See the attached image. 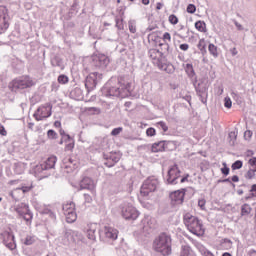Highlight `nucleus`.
Segmentation results:
<instances>
[{
    "label": "nucleus",
    "mask_w": 256,
    "mask_h": 256,
    "mask_svg": "<svg viewBox=\"0 0 256 256\" xmlns=\"http://www.w3.org/2000/svg\"><path fill=\"white\" fill-rule=\"evenodd\" d=\"M148 55L150 59H152L153 64L158 67L161 71H165L166 73H174L175 66L169 63L167 59L163 56V52L159 51L158 49H150L148 51Z\"/></svg>",
    "instance_id": "nucleus-1"
},
{
    "label": "nucleus",
    "mask_w": 256,
    "mask_h": 256,
    "mask_svg": "<svg viewBox=\"0 0 256 256\" xmlns=\"http://www.w3.org/2000/svg\"><path fill=\"white\" fill-rule=\"evenodd\" d=\"M184 224L190 233L196 235L197 237H202L205 235V229H203V223L199 218L193 216L191 213H186L183 217Z\"/></svg>",
    "instance_id": "nucleus-2"
},
{
    "label": "nucleus",
    "mask_w": 256,
    "mask_h": 256,
    "mask_svg": "<svg viewBox=\"0 0 256 256\" xmlns=\"http://www.w3.org/2000/svg\"><path fill=\"white\" fill-rule=\"evenodd\" d=\"M154 251L161 253L163 256L171 255V236L167 233L160 234L153 244Z\"/></svg>",
    "instance_id": "nucleus-3"
},
{
    "label": "nucleus",
    "mask_w": 256,
    "mask_h": 256,
    "mask_svg": "<svg viewBox=\"0 0 256 256\" xmlns=\"http://www.w3.org/2000/svg\"><path fill=\"white\" fill-rule=\"evenodd\" d=\"M35 85V82H33V79L29 76H24L21 78L14 79L10 84H9V89L11 91H19V89H29V87H33Z\"/></svg>",
    "instance_id": "nucleus-4"
},
{
    "label": "nucleus",
    "mask_w": 256,
    "mask_h": 256,
    "mask_svg": "<svg viewBox=\"0 0 256 256\" xmlns=\"http://www.w3.org/2000/svg\"><path fill=\"white\" fill-rule=\"evenodd\" d=\"M159 186V180L155 177L147 178L141 186L140 195L142 197H149V193H154L157 191V187Z\"/></svg>",
    "instance_id": "nucleus-5"
},
{
    "label": "nucleus",
    "mask_w": 256,
    "mask_h": 256,
    "mask_svg": "<svg viewBox=\"0 0 256 256\" xmlns=\"http://www.w3.org/2000/svg\"><path fill=\"white\" fill-rule=\"evenodd\" d=\"M63 213L67 223H75L77 221V212H75V203L70 202L62 206Z\"/></svg>",
    "instance_id": "nucleus-6"
},
{
    "label": "nucleus",
    "mask_w": 256,
    "mask_h": 256,
    "mask_svg": "<svg viewBox=\"0 0 256 256\" xmlns=\"http://www.w3.org/2000/svg\"><path fill=\"white\" fill-rule=\"evenodd\" d=\"M53 106L51 104H46L45 106H40L34 113L33 117L36 121H43L48 117H51Z\"/></svg>",
    "instance_id": "nucleus-7"
},
{
    "label": "nucleus",
    "mask_w": 256,
    "mask_h": 256,
    "mask_svg": "<svg viewBox=\"0 0 256 256\" xmlns=\"http://www.w3.org/2000/svg\"><path fill=\"white\" fill-rule=\"evenodd\" d=\"M129 89H131V84L126 83L121 85V87L110 88L107 92V95H109L110 97H125V95L129 93Z\"/></svg>",
    "instance_id": "nucleus-8"
},
{
    "label": "nucleus",
    "mask_w": 256,
    "mask_h": 256,
    "mask_svg": "<svg viewBox=\"0 0 256 256\" xmlns=\"http://www.w3.org/2000/svg\"><path fill=\"white\" fill-rule=\"evenodd\" d=\"M122 217L126 220L135 221L139 217V211L129 204L122 206L121 208Z\"/></svg>",
    "instance_id": "nucleus-9"
},
{
    "label": "nucleus",
    "mask_w": 256,
    "mask_h": 256,
    "mask_svg": "<svg viewBox=\"0 0 256 256\" xmlns=\"http://www.w3.org/2000/svg\"><path fill=\"white\" fill-rule=\"evenodd\" d=\"M179 177H181V170L177 164H174L168 170L167 183L168 185H177Z\"/></svg>",
    "instance_id": "nucleus-10"
},
{
    "label": "nucleus",
    "mask_w": 256,
    "mask_h": 256,
    "mask_svg": "<svg viewBox=\"0 0 256 256\" xmlns=\"http://www.w3.org/2000/svg\"><path fill=\"white\" fill-rule=\"evenodd\" d=\"M16 213L20 216L23 217L24 221L29 223L31 219H33V214L29 210V205L25 203H21L15 208Z\"/></svg>",
    "instance_id": "nucleus-11"
},
{
    "label": "nucleus",
    "mask_w": 256,
    "mask_h": 256,
    "mask_svg": "<svg viewBox=\"0 0 256 256\" xmlns=\"http://www.w3.org/2000/svg\"><path fill=\"white\" fill-rule=\"evenodd\" d=\"M103 79V74H99L98 72L90 73L86 77L85 87L87 89H95L97 87V83Z\"/></svg>",
    "instance_id": "nucleus-12"
},
{
    "label": "nucleus",
    "mask_w": 256,
    "mask_h": 256,
    "mask_svg": "<svg viewBox=\"0 0 256 256\" xmlns=\"http://www.w3.org/2000/svg\"><path fill=\"white\" fill-rule=\"evenodd\" d=\"M3 237V243L5 247L10 249V251H14V249H17V244L15 243V236L11 232H3L2 233Z\"/></svg>",
    "instance_id": "nucleus-13"
},
{
    "label": "nucleus",
    "mask_w": 256,
    "mask_h": 256,
    "mask_svg": "<svg viewBox=\"0 0 256 256\" xmlns=\"http://www.w3.org/2000/svg\"><path fill=\"white\" fill-rule=\"evenodd\" d=\"M7 8L0 6V35L9 29V22H7Z\"/></svg>",
    "instance_id": "nucleus-14"
},
{
    "label": "nucleus",
    "mask_w": 256,
    "mask_h": 256,
    "mask_svg": "<svg viewBox=\"0 0 256 256\" xmlns=\"http://www.w3.org/2000/svg\"><path fill=\"white\" fill-rule=\"evenodd\" d=\"M170 199L172 205H182L183 201H185V189L176 190L170 193Z\"/></svg>",
    "instance_id": "nucleus-15"
},
{
    "label": "nucleus",
    "mask_w": 256,
    "mask_h": 256,
    "mask_svg": "<svg viewBox=\"0 0 256 256\" xmlns=\"http://www.w3.org/2000/svg\"><path fill=\"white\" fill-rule=\"evenodd\" d=\"M97 235L101 237V230L97 223H92L88 225L87 228V237L90 241H95L97 239Z\"/></svg>",
    "instance_id": "nucleus-16"
},
{
    "label": "nucleus",
    "mask_w": 256,
    "mask_h": 256,
    "mask_svg": "<svg viewBox=\"0 0 256 256\" xmlns=\"http://www.w3.org/2000/svg\"><path fill=\"white\" fill-rule=\"evenodd\" d=\"M102 233L104 234V237L109 241H115L117 240V237H119V230L111 226H104Z\"/></svg>",
    "instance_id": "nucleus-17"
},
{
    "label": "nucleus",
    "mask_w": 256,
    "mask_h": 256,
    "mask_svg": "<svg viewBox=\"0 0 256 256\" xmlns=\"http://www.w3.org/2000/svg\"><path fill=\"white\" fill-rule=\"evenodd\" d=\"M65 237L67 241H72V243H75L77 241H83V234L77 230H66Z\"/></svg>",
    "instance_id": "nucleus-18"
},
{
    "label": "nucleus",
    "mask_w": 256,
    "mask_h": 256,
    "mask_svg": "<svg viewBox=\"0 0 256 256\" xmlns=\"http://www.w3.org/2000/svg\"><path fill=\"white\" fill-rule=\"evenodd\" d=\"M80 188L88 189V191H93L95 189V182L93 181V179L85 177L80 182Z\"/></svg>",
    "instance_id": "nucleus-19"
},
{
    "label": "nucleus",
    "mask_w": 256,
    "mask_h": 256,
    "mask_svg": "<svg viewBox=\"0 0 256 256\" xmlns=\"http://www.w3.org/2000/svg\"><path fill=\"white\" fill-rule=\"evenodd\" d=\"M55 163H57V157L51 156L43 164H41V169H43V171L54 169Z\"/></svg>",
    "instance_id": "nucleus-20"
},
{
    "label": "nucleus",
    "mask_w": 256,
    "mask_h": 256,
    "mask_svg": "<svg viewBox=\"0 0 256 256\" xmlns=\"http://www.w3.org/2000/svg\"><path fill=\"white\" fill-rule=\"evenodd\" d=\"M22 191V193H29L31 191V186H22L21 188H16L13 191L9 193L11 195L12 199L15 201H19V197H17V194Z\"/></svg>",
    "instance_id": "nucleus-21"
},
{
    "label": "nucleus",
    "mask_w": 256,
    "mask_h": 256,
    "mask_svg": "<svg viewBox=\"0 0 256 256\" xmlns=\"http://www.w3.org/2000/svg\"><path fill=\"white\" fill-rule=\"evenodd\" d=\"M169 141H160L152 145V153H159V151H165V146L169 145Z\"/></svg>",
    "instance_id": "nucleus-22"
},
{
    "label": "nucleus",
    "mask_w": 256,
    "mask_h": 256,
    "mask_svg": "<svg viewBox=\"0 0 256 256\" xmlns=\"http://www.w3.org/2000/svg\"><path fill=\"white\" fill-rule=\"evenodd\" d=\"M95 61H98L100 67H107L109 65V58L105 54H99Z\"/></svg>",
    "instance_id": "nucleus-23"
},
{
    "label": "nucleus",
    "mask_w": 256,
    "mask_h": 256,
    "mask_svg": "<svg viewBox=\"0 0 256 256\" xmlns=\"http://www.w3.org/2000/svg\"><path fill=\"white\" fill-rule=\"evenodd\" d=\"M195 28L197 29V31H200V33L207 32V24H205L204 21H197L195 23Z\"/></svg>",
    "instance_id": "nucleus-24"
},
{
    "label": "nucleus",
    "mask_w": 256,
    "mask_h": 256,
    "mask_svg": "<svg viewBox=\"0 0 256 256\" xmlns=\"http://www.w3.org/2000/svg\"><path fill=\"white\" fill-rule=\"evenodd\" d=\"M144 223H147V227H149V229H155L157 220H155V218L146 217Z\"/></svg>",
    "instance_id": "nucleus-25"
},
{
    "label": "nucleus",
    "mask_w": 256,
    "mask_h": 256,
    "mask_svg": "<svg viewBox=\"0 0 256 256\" xmlns=\"http://www.w3.org/2000/svg\"><path fill=\"white\" fill-rule=\"evenodd\" d=\"M199 51H201L202 55H205L207 53V44H205V39H201L197 45Z\"/></svg>",
    "instance_id": "nucleus-26"
},
{
    "label": "nucleus",
    "mask_w": 256,
    "mask_h": 256,
    "mask_svg": "<svg viewBox=\"0 0 256 256\" xmlns=\"http://www.w3.org/2000/svg\"><path fill=\"white\" fill-rule=\"evenodd\" d=\"M51 64L53 65V67H60V69H63V67H65L63 65V60L59 57H55L52 61Z\"/></svg>",
    "instance_id": "nucleus-27"
},
{
    "label": "nucleus",
    "mask_w": 256,
    "mask_h": 256,
    "mask_svg": "<svg viewBox=\"0 0 256 256\" xmlns=\"http://www.w3.org/2000/svg\"><path fill=\"white\" fill-rule=\"evenodd\" d=\"M180 256H193V254L191 253V247L187 245L182 246V251Z\"/></svg>",
    "instance_id": "nucleus-28"
},
{
    "label": "nucleus",
    "mask_w": 256,
    "mask_h": 256,
    "mask_svg": "<svg viewBox=\"0 0 256 256\" xmlns=\"http://www.w3.org/2000/svg\"><path fill=\"white\" fill-rule=\"evenodd\" d=\"M208 50L210 55H213V57H219V53L217 52V46L214 44H209Z\"/></svg>",
    "instance_id": "nucleus-29"
},
{
    "label": "nucleus",
    "mask_w": 256,
    "mask_h": 256,
    "mask_svg": "<svg viewBox=\"0 0 256 256\" xmlns=\"http://www.w3.org/2000/svg\"><path fill=\"white\" fill-rule=\"evenodd\" d=\"M251 206L249 204H244L241 207V215H249L251 213Z\"/></svg>",
    "instance_id": "nucleus-30"
},
{
    "label": "nucleus",
    "mask_w": 256,
    "mask_h": 256,
    "mask_svg": "<svg viewBox=\"0 0 256 256\" xmlns=\"http://www.w3.org/2000/svg\"><path fill=\"white\" fill-rule=\"evenodd\" d=\"M128 28L130 33H137V26H136L135 20H130L128 22Z\"/></svg>",
    "instance_id": "nucleus-31"
},
{
    "label": "nucleus",
    "mask_w": 256,
    "mask_h": 256,
    "mask_svg": "<svg viewBox=\"0 0 256 256\" xmlns=\"http://www.w3.org/2000/svg\"><path fill=\"white\" fill-rule=\"evenodd\" d=\"M109 159L112 160V164H109V162H104V165L107 167H114L115 163H119V157L117 156H110Z\"/></svg>",
    "instance_id": "nucleus-32"
},
{
    "label": "nucleus",
    "mask_w": 256,
    "mask_h": 256,
    "mask_svg": "<svg viewBox=\"0 0 256 256\" xmlns=\"http://www.w3.org/2000/svg\"><path fill=\"white\" fill-rule=\"evenodd\" d=\"M186 73L189 77H193L195 75V70L193 69L192 64H186Z\"/></svg>",
    "instance_id": "nucleus-33"
},
{
    "label": "nucleus",
    "mask_w": 256,
    "mask_h": 256,
    "mask_svg": "<svg viewBox=\"0 0 256 256\" xmlns=\"http://www.w3.org/2000/svg\"><path fill=\"white\" fill-rule=\"evenodd\" d=\"M255 173L256 170H254L253 168H250L246 174L244 175L245 179H253V177H255Z\"/></svg>",
    "instance_id": "nucleus-34"
},
{
    "label": "nucleus",
    "mask_w": 256,
    "mask_h": 256,
    "mask_svg": "<svg viewBox=\"0 0 256 256\" xmlns=\"http://www.w3.org/2000/svg\"><path fill=\"white\" fill-rule=\"evenodd\" d=\"M241 167H243V161L241 160H237L232 164V169L233 171L237 170V169H241Z\"/></svg>",
    "instance_id": "nucleus-35"
},
{
    "label": "nucleus",
    "mask_w": 256,
    "mask_h": 256,
    "mask_svg": "<svg viewBox=\"0 0 256 256\" xmlns=\"http://www.w3.org/2000/svg\"><path fill=\"white\" fill-rule=\"evenodd\" d=\"M158 127H160L164 133H167V131H169V127L167 126V124L163 121L157 122L156 124Z\"/></svg>",
    "instance_id": "nucleus-36"
},
{
    "label": "nucleus",
    "mask_w": 256,
    "mask_h": 256,
    "mask_svg": "<svg viewBox=\"0 0 256 256\" xmlns=\"http://www.w3.org/2000/svg\"><path fill=\"white\" fill-rule=\"evenodd\" d=\"M169 23H171V25H177V23H179V18H177L175 14H171L169 16Z\"/></svg>",
    "instance_id": "nucleus-37"
},
{
    "label": "nucleus",
    "mask_w": 256,
    "mask_h": 256,
    "mask_svg": "<svg viewBox=\"0 0 256 256\" xmlns=\"http://www.w3.org/2000/svg\"><path fill=\"white\" fill-rule=\"evenodd\" d=\"M224 106L227 109H231V107H233V102L231 101V98H229V97L224 98Z\"/></svg>",
    "instance_id": "nucleus-38"
},
{
    "label": "nucleus",
    "mask_w": 256,
    "mask_h": 256,
    "mask_svg": "<svg viewBox=\"0 0 256 256\" xmlns=\"http://www.w3.org/2000/svg\"><path fill=\"white\" fill-rule=\"evenodd\" d=\"M58 82L61 83L62 85H65V83H69V77L65 75H60L58 77Z\"/></svg>",
    "instance_id": "nucleus-39"
},
{
    "label": "nucleus",
    "mask_w": 256,
    "mask_h": 256,
    "mask_svg": "<svg viewBox=\"0 0 256 256\" xmlns=\"http://www.w3.org/2000/svg\"><path fill=\"white\" fill-rule=\"evenodd\" d=\"M35 238L33 236H27L24 241V245H33Z\"/></svg>",
    "instance_id": "nucleus-40"
},
{
    "label": "nucleus",
    "mask_w": 256,
    "mask_h": 256,
    "mask_svg": "<svg viewBox=\"0 0 256 256\" xmlns=\"http://www.w3.org/2000/svg\"><path fill=\"white\" fill-rule=\"evenodd\" d=\"M47 137H48V139H57V132L50 129L47 132Z\"/></svg>",
    "instance_id": "nucleus-41"
},
{
    "label": "nucleus",
    "mask_w": 256,
    "mask_h": 256,
    "mask_svg": "<svg viewBox=\"0 0 256 256\" xmlns=\"http://www.w3.org/2000/svg\"><path fill=\"white\" fill-rule=\"evenodd\" d=\"M248 165L251 166L254 171H256V157L249 159Z\"/></svg>",
    "instance_id": "nucleus-42"
},
{
    "label": "nucleus",
    "mask_w": 256,
    "mask_h": 256,
    "mask_svg": "<svg viewBox=\"0 0 256 256\" xmlns=\"http://www.w3.org/2000/svg\"><path fill=\"white\" fill-rule=\"evenodd\" d=\"M196 11H197V7H195L194 4H189V5L187 6V13L193 14V13H195Z\"/></svg>",
    "instance_id": "nucleus-43"
},
{
    "label": "nucleus",
    "mask_w": 256,
    "mask_h": 256,
    "mask_svg": "<svg viewBox=\"0 0 256 256\" xmlns=\"http://www.w3.org/2000/svg\"><path fill=\"white\" fill-rule=\"evenodd\" d=\"M121 131H123L122 127H118V128H114L111 132V135L113 137H117V135H119L121 133Z\"/></svg>",
    "instance_id": "nucleus-44"
},
{
    "label": "nucleus",
    "mask_w": 256,
    "mask_h": 256,
    "mask_svg": "<svg viewBox=\"0 0 256 256\" xmlns=\"http://www.w3.org/2000/svg\"><path fill=\"white\" fill-rule=\"evenodd\" d=\"M67 145L65 147V151H72V149L75 147V143L72 141L66 142Z\"/></svg>",
    "instance_id": "nucleus-45"
},
{
    "label": "nucleus",
    "mask_w": 256,
    "mask_h": 256,
    "mask_svg": "<svg viewBox=\"0 0 256 256\" xmlns=\"http://www.w3.org/2000/svg\"><path fill=\"white\" fill-rule=\"evenodd\" d=\"M155 133H156L155 128H148V129L146 130V135H147L148 137H153V136H155Z\"/></svg>",
    "instance_id": "nucleus-46"
},
{
    "label": "nucleus",
    "mask_w": 256,
    "mask_h": 256,
    "mask_svg": "<svg viewBox=\"0 0 256 256\" xmlns=\"http://www.w3.org/2000/svg\"><path fill=\"white\" fill-rule=\"evenodd\" d=\"M223 165H224V167L221 168V173H222L223 175H229V171H230L229 167H227V164H226V163H224Z\"/></svg>",
    "instance_id": "nucleus-47"
},
{
    "label": "nucleus",
    "mask_w": 256,
    "mask_h": 256,
    "mask_svg": "<svg viewBox=\"0 0 256 256\" xmlns=\"http://www.w3.org/2000/svg\"><path fill=\"white\" fill-rule=\"evenodd\" d=\"M234 25H235V27L237 28L238 31H245V28L239 22L235 21Z\"/></svg>",
    "instance_id": "nucleus-48"
},
{
    "label": "nucleus",
    "mask_w": 256,
    "mask_h": 256,
    "mask_svg": "<svg viewBox=\"0 0 256 256\" xmlns=\"http://www.w3.org/2000/svg\"><path fill=\"white\" fill-rule=\"evenodd\" d=\"M62 139H63L64 143H71V141H73V139H71V136L69 134L64 135Z\"/></svg>",
    "instance_id": "nucleus-49"
},
{
    "label": "nucleus",
    "mask_w": 256,
    "mask_h": 256,
    "mask_svg": "<svg viewBox=\"0 0 256 256\" xmlns=\"http://www.w3.org/2000/svg\"><path fill=\"white\" fill-rule=\"evenodd\" d=\"M250 137H253V132L251 130H247L244 132V138L249 139Z\"/></svg>",
    "instance_id": "nucleus-50"
},
{
    "label": "nucleus",
    "mask_w": 256,
    "mask_h": 256,
    "mask_svg": "<svg viewBox=\"0 0 256 256\" xmlns=\"http://www.w3.org/2000/svg\"><path fill=\"white\" fill-rule=\"evenodd\" d=\"M0 135L5 137L7 135V130H5V127L0 124Z\"/></svg>",
    "instance_id": "nucleus-51"
},
{
    "label": "nucleus",
    "mask_w": 256,
    "mask_h": 256,
    "mask_svg": "<svg viewBox=\"0 0 256 256\" xmlns=\"http://www.w3.org/2000/svg\"><path fill=\"white\" fill-rule=\"evenodd\" d=\"M122 22L123 20H119V18H116V27L118 29H123Z\"/></svg>",
    "instance_id": "nucleus-52"
},
{
    "label": "nucleus",
    "mask_w": 256,
    "mask_h": 256,
    "mask_svg": "<svg viewBox=\"0 0 256 256\" xmlns=\"http://www.w3.org/2000/svg\"><path fill=\"white\" fill-rule=\"evenodd\" d=\"M163 39L164 41H171V34L169 32L164 33Z\"/></svg>",
    "instance_id": "nucleus-53"
},
{
    "label": "nucleus",
    "mask_w": 256,
    "mask_h": 256,
    "mask_svg": "<svg viewBox=\"0 0 256 256\" xmlns=\"http://www.w3.org/2000/svg\"><path fill=\"white\" fill-rule=\"evenodd\" d=\"M205 199H202V200H199L198 201V205L200 206V208L202 209V210H205Z\"/></svg>",
    "instance_id": "nucleus-54"
},
{
    "label": "nucleus",
    "mask_w": 256,
    "mask_h": 256,
    "mask_svg": "<svg viewBox=\"0 0 256 256\" xmlns=\"http://www.w3.org/2000/svg\"><path fill=\"white\" fill-rule=\"evenodd\" d=\"M84 199L86 203H91L93 201V198L89 194H84Z\"/></svg>",
    "instance_id": "nucleus-55"
},
{
    "label": "nucleus",
    "mask_w": 256,
    "mask_h": 256,
    "mask_svg": "<svg viewBox=\"0 0 256 256\" xmlns=\"http://www.w3.org/2000/svg\"><path fill=\"white\" fill-rule=\"evenodd\" d=\"M250 193H252V197H256V194H254L256 193V184L251 186Z\"/></svg>",
    "instance_id": "nucleus-56"
},
{
    "label": "nucleus",
    "mask_w": 256,
    "mask_h": 256,
    "mask_svg": "<svg viewBox=\"0 0 256 256\" xmlns=\"http://www.w3.org/2000/svg\"><path fill=\"white\" fill-rule=\"evenodd\" d=\"M181 51H188L189 49V44H181L180 45Z\"/></svg>",
    "instance_id": "nucleus-57"
},
{
    "label": "nucleus",
    "mask_w": 256,
    "mask_h": 256,
    "mask_svg": "<svg viewBox=\"0 0 256 256\" xmlns=\"http://www.w3.org/2000/svg\"><path fill=\"white\" fill-rule=\"evenodd\" d=\"M44 213L50 215L51 219H55V213L51 212V210H45Z\"/></svg>",
    "instance_id": "nucleus-58"
},
{
    "label": "nucleus",
    "mask_w": 256,
    "mask_h": 256,
    "mask_svg": "<svg viewBox=\"0 0 256 256\" xmlns=\"http://www.w3.org/2000/svg\"><path fill=\"white\" fill-rule=\"evenodd\" d=\"M229 138L234 139V141H235V139H237V134L235 132H230L229 133Z\"/></svg>",
    "instance_id": "nucleus-59"
},
{
    "label": "nucleus",
    "mask_w": 256,
    "mask_h": 256,
    "mask_svg": "<svg viewBox=\"0 0 256 256\" xmlns=\"http://www.w3.org/2000/svg\"><path fill=\"white\" fill-rule=\"evenodd\" d=\"M230 53L232 54L233 57H235V55H237V53L239 52L237 51V48H231Z\"/></svg>",
    "instance_id": "nucleus-60"
},
{
    "label": "nucleus",
    "mask_w": 256,
    "mask_h": 256,
    "mask_svg": "<svg viewBox=\"0 0 256 256\" xmlns=\"http://www.w3.org/2000/svg\"><path fill=\"white\" fill-rule=\"evenodd\" d=\"M231 179H232L233 183H239V176L234 175V176H232Z\"/></svg>",
    "instance_id": "nucleus-61"
},
{
    "label": "nucleus",
    "mask_w": 256,
    "mask_h": 256,
    "mask_svg": "<svg viewBox=\"0 0 256 256\" xmlns=\"http://www.w3.org/2000/svg\"><path fill=\"white\" fill-rule=\"evenodd\" d=\"M163 8V4L161 3V2H158L157 4H156V9H157V11H160V9H162Z\"/></svg>",
    "instance_id": "nucleus-62"
},
{
    "label": "nucleus",
    "mask_w": 256,
    "mask_h": 256,
    "mask_svg": "<svg viewBox=\"0 0 256 256\" xmlns=\"http://www.w3.org/2000/svg\"><path fill=\"white\" fill-rule=\"evenodd\" d=\"M189 178V174H187L185 177L180 179V183H185V181H187V179Z\"/></svg>",
    "instance_id": "nucleus-63"
},
{
    "label": "nucleus",
    "mask_w": 256,
    "mask_h": 256,
    "mask_svg": "<svg viewBox=\"0 0 256 256\" xmlns=\"http://www.w3.org/2000/svg\"><path fill=\"white\" fill-rule=\"evenodd\" d=\"M33 127H35V123L29 122L28 123V129L33 130Z\"/></svg>",
    "instance_id": "nucleus-64"
}]
</instances>
